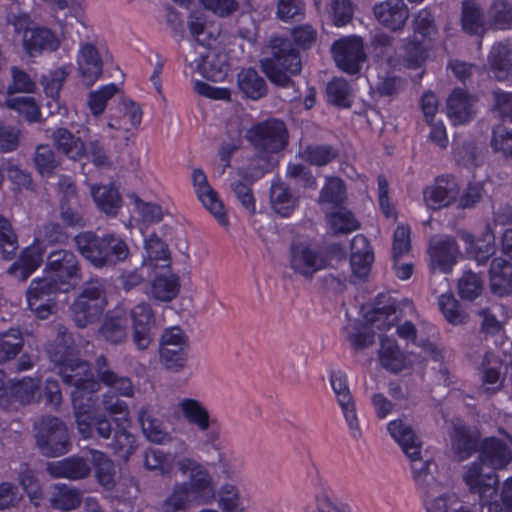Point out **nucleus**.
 Instances as JSON below:
<instances>
[{"mask_svg": "<svg viewBox=\"0 0 512 512\" xmlns=\"http://www.w3.org/2000/svg\"><path fill=\"white\" fill-rule=\"evenodd\" d=\"M75 243L81 255L95 268L115 266L129 255L126 241L114 233L99 236L92 231L82 232L75 236Z\"/></svg>", "mask_w": 512, "mask_h": 512, "instance_id": "obj_4", "label": "nucleus"}, {"mask_svg": "<svg viewBox=\"0 0 512 512\" xmlns=\"http://www.w3.org/2000/svg\"><path fill=\"white\" fill-rule=\"evenodd\" d=\"M330 386L336 396V400L341 407L344 418L352 431L354 438L360 435L359 421L352 393L348 385V377L341 370L331 371L329 374Z\"/></svg>", "mask_w": 512, "mask_h": 512, "instance_id": "obj_13", "label": "nucleus"}, {"mask_svg": "<svg viewBox=\"0 0 512 512\" xmlns=\"http://www.w3.org/2000/svg\"><path fill=\"white\" fill-rule=\"evenodd\" d=\"M53 140L57 150L68 158L80 160L85 154V143L67 128L60 127L53 132Z\"/></svg>", "mask_w": 512, "mask_h": 512, "instance_id": "obj_33", "label": "nucleus"}, {"mask_svg": "<svg viewBox=\"0 0 512 512\" xmlns=\"http://www.w3.org/2000/svg\"><path fill=\"white\" fill-rule=\"evenodd\" d=\"M192 66L203 78L210 81L222 80L228 68V64L222 56L211 52L200 54L192 62Z\"/></svg>", "mask_w": 512, "mask_h": 512, "instance_id": "obj_31", "label": "nucleus"}, {"mask_svg": "<svg viewBox=\"0 0 512 512\" xmlns=\"http://www.w3.org/2000/svg\"><path fill=\"white\" fill-rule=\"evenodd\" d=\"M491 291L498 296L512 293V263L497 257L491 261L489 268Z\"/></svg>", "mask_w": 512, "mask_h": 512, "instance_id": "obj_25", "label": "nucleus"}, {"mask_svg": "<svg viewBox=\"0 0 512 512\" xmlns=\"http://www.w3.org/2000/svg\"><path fill=\"white\" fill-rule=\"evenodd\" d=\"M327 222L335 234H347L359 229L360 224L354 214L346 209H338L327 214Z\"/></svg>", "mask_w": 512, "mask_h": 512, "instance_id": "obj_51", "label": "nucleus"}, {"mask_svg": "<svg viewBox=\"0 0 512 512\" xmlns=\"http://www.w3.org/2000/svg\"><path fill=\"white\" fill-rule=\"evenodd\" d=\"M24 339L18 328L0 333V364L14 359L22 350Z\"/></svg>", "mask_w": 512, "mask_h": 512, "instance_id": "obj_46", "label": "nucleus"}, {"mask_svg": "<svg viewBox=\"0 0 512 512\" xmlns=\"http://www.w3.org/2000/svg\"><path fill=\"white\" fill-rule=\"evenodd\" d=\"M180 291V280L174 273L158 274L151 284V295L161 302H170L175 299Z\"/></svg>", "mask_w": 512, "mask_h": 512, "instance_id": "obj_35", "label": "nucleus"}, {"mask_svg": "<svg viewBox=\"0 0 512 512\" xmlns=\"http://www.w3.org/2000/svg\"><path fill=\"white\" fill-rule=\"evenodd\" d=\"M24 51L30 57H38L44 52H54L58 50L60 41L56 33L44 26H35L30 35L22 39Z\"/></svg>", "mask_w": 512, "mask_h": 512, "instance_id": "obj_20", "label": "nucleus"}, {"mask_svg": "<svg viewBox=\"0 0 512 512\" xmlns=\"http://www.w3.org/2000/svg\"><path fill=\"white\" fill-rule=\"evenodd\" d=\"M46 351L64 384L73 387L71 401L79 434L84 439L92 438L94 434L103 439L111 437L107 448L116 457L128 461L138 447L137 437L128 430L130 425L113 428L111 421L98 412L95 393L99 382L90 364L81 358L79 346L65 325H57L56 337L47 344Z\"/></svg>", "mask_w": 512, "mask_h": 512, "instance_id": "obj_1", "label": "nucleus"}, {"mask_svg": "<svg viewBox=\"0 0 512 512\" xmlns=\"http://www.w3.org/2000/svg\"><path fill=\"white\" fill-rule=\"evenodd\" d=\"M179 469L183 473L189 472L188 491L194 500L207 504L215 499V486L207 468L191 458H184L179 462Z\"/></svg>", "mask_w": 512, "mask_h": 512, "instance_id": "obj_12", "label": "nucleus"}, {"mask_svg": "<svg viewBox=\"0 0 512 512\" xmlns=\"http://www.w3.org/2000/svg\"><path fill=\"white\" fill-rule=\"evenodd\" d=\"M374 262V251L369 239L363 234H357L350 243V266L352 274L359 278H366Z\"/></svg>", "mask_w": 512, "mask_h": 512, "instance_id": "obj_17", "label": "nucleus"}, {"mask_svg": "<svg viewBox=\"0 0 512 512\" xmlns=\"http://www.w3.org/2000/svg\"><path fill=\"white\" fill-rule=\"evenodd\" d=\"M133 343L138 350H146L153 339L152 328L155 324V315L152 307L147 303H140L131 310Z\"/></svg>", "mask_w": 512, "mask_h": 512, "instance_id": "obj_15", "label": "nucleus"}, {"mask_svg": "<svg viewBox=\"0 0 512 512\" xmlns=\"http://www.w3.org/2000/svg\"><path fill=\"white\" fill-rule=\"evenodd\" d=\"M18 250V237L12 224L0 214V252L4 260H12Z\"/></svg>", "mask_w": 512, "mask_h": 512, "instance_id": "obj_52", "label": "nucleus"}, {"mask_svg": "<svg viewBox=\"0 0 512 512\" xmlns=\"http://www.w3.org/2000/svg\"><path fill=\"white\" fill-rule=\"evenodd\" d=\"M266 172L267 169L258 165L257 159L250 160L247 166L238 169L239 180L234 183V192H252L251 185L262 178Z\"/></svg>", "mask_w": 512, "mask_h": 512, "instance_id": "obj_49", "label": "nucleus"}, {"mask_svg": "<svg viewBox=\"0 0 512 512\" xmlns=\"http://www.w3.org/2000/svg\"><path fill=\"white\" fill-rule=\"evenodd\" d=\"M128 318L124 312L108 311L98 330L99 335L110 344H120L127 337Z\"/></svg>", "mask_w": 512, "mask_h": 512, "instance_id": "obj_27", "label": "nucleus"}, {"mask_svg": "<svg viewBox=\"0 0 512 512\" xmlns=\"http://www.w3.org/2000/svg\"><path fill=\"white\" fill-rule=\"evenodd\" d=\"M35 439L40 452L47 457H58L71 449L66 424L56 416H44L35 424Z\"/></svg>", "mask_w": 512, "mask_h": 512, "instance_id": "obj_6", "label": "nucleus"}, {"mask_svg": "<svg viewBox=\"0 0 512 512\" xmlns=\"http://www.w3.org/2000/svg\"><path fill=\"white\" fill-rule=\"evenodd\" d=\"M77 64L82 81L93 85L103 73V62L98 49L91 43L81 44L77 56Z\"/></svg>", "mask_w": 512, "mask_h": 512, "instance_id": "obj_19", "label": "nucleus"}, {"mask_svg": "<svg viewBox=\"0 0 512 512\" xmlns=\"http://www.w3.org/2000/svg\"><path fill=\"white\" fill-rule=\"evenodd\" d=\"M326 96L328 102L338 108L348 109L353 104L351 85L342 77H334L328 82Z\"/></svg>", "mask_w": 512, "mask_h": 512, "instance_id": "obj_39", "label": "nucleus"}, {"mask_svg": "<svg viewBox=\"0 0 512 512\" xmlns=\"http://www.w3.org/2000/svg\"><path fill=\"white\" fill-rule=\"evenodd\" d=\"M479 461L465 468L463 481L473 494L484 498L496 493L499 478L495 472L505 468L512 460L508 445L497 437H487L481 441L478 450Z\"/></svg>", "mask_w": 512, "mask_h": 512, "instance_id": "obj_3", "label": "nucleus"}, {"mask_svg": "<svg viewBox=\"0 0 512 512\" xmlns=\"http://www.w3.org/2000/svg\"><path fill=\"white\" fill-rule=\"evenodd\" d=\"M429 255L432 268L438 269L441 273L448 274L458 261L460 255L459 245L455 238L444 236L430 243Z\"/></svg>", "mask_w": 512, "mask_h": 512, "instance_id": "obj_16", "label": "nucleus"}, {"mask_svg": "<svg viewBox=\"0 0 512 512\" xmlns=\"http://www.w3.org/2000/svg\"><path fill=\"white\" fill-rule=\"evenodd\" d=\"M82 502L80 492L65 484H57L54 486L53 493L50 497V505L52 508L60 511H70Z\"/></svg>", "mask_w": 512, "mask_h": 512, "instance_id": "obj_41", "label": "nucleus"}, {"mask_svg": "<svg viewBox=\"0 0 512 512\" xmlns=\"http://www.w3.org/2000/svg\"><path fill=\"white\" fill-rule=\"evenodd\" d=\"M414 34L420 38L429 39L434 42V36L437 34L434 15L430 10L424 8L420 10L413 21Z\"/></svg>", "mask_w": 512, "mask_h": 512, "instance_id": "obj_61", "label": "nucleus"}, {"mask_svg": "<svg viewBox=\"0 0 512 512\" xmlns=\"http://www.w3.org/2000/svg\"><path fill=\"white\" fill-rule=\"evenodd\" d=\"M144 248L149 261H164L163 266L170 268L168 245L156 233L150 234L145 239Z\"/></svg>", "mask_w": 512, "mask_h": 512, "instance_id": "obj_59", "label": "nucleus"}, {"mask_svg": "<svg viewBox=\"0 0 512 512\" xmlns=\"http://www.w3.org/2000/svg\"><path fill=\"white\" fill-rule=\"evenodd\" d=\"M219 507L223 512H244L238 488L225 483L219 490Z\"/></svg>", "mask_w": 512, "mask_h": 512, "instance_id": "obj_63", "label": "nucleus"}, {"mask_svg": "<svg viewBox=\"0 0 512 512\" xmlns=\"http://www.w3.org/2000/svg\"><path fill=\"white\" fill-rule=\"evenodd\" d=\"M51 280L67 292L74 289L81 280V271L76 255L67 250L53 251L49 254L44 270Z\"/></svg>", "mask_w": 512, "mask_h": 512, "instance_id": "obj_10", "label": "nucleus"}, {"mask_svg": "<svg viewBox=\"0 0 512 512\" xmlns=\"http://www.w3.org/2000/svg\"><path fill=\"white\" fill-rule=\"evenodd\" d=\"M261 159L283 151L289 144V132L281 119L268 118L253 124L245 135Z\"/></svg>", "mask_w": 512, "mask_h": 512, "instance_id": "obj_5", "label": "nucleus"}, {"mask_svg": "<svg viewBox=\"0 0 512 512\" xmlns=\"http://www.w3.org/2000/svg\"><path fill=\"white\" fill-rule=\"evenodd\" d=\"M7 105L29 123H36L41 119L40 107L33 97L11 98L7 101Z\"/></svg>", "mask_w": 512, "mask_h": 512, "instance_id": "obj_54", "label": "nucleus"}, {"mask_svg": "<svg viewBox=\"0 0 512 512\" xmlns=\"http://www.w3.org/2000/svg\"><path fill=\"white\" fill-rule=\"evenodd\" d=\"M173 457L161 448H149L144 454V465L148 470L160 475L170 474L173 469Z\"/></svg>", "mask_w": 512, "mask_h": 512, "instance_id": "obj_53", "label": "nucleus"}, {"mask_svg": "<svg viewBox=\"0 0 512 512\" xmlns=\"http://www.w3.org/2000/svg\"><path fill=\"white\" fill-rule=\"evenodd\" d=\"M487 14L492 29H512V0H492Z\"/></svg>", "mask_w": 512, "mask_h": 512, "instance_id": "obj_40", "label": "nucleus"}, {"mask_svg": "<svg viewBox=\"0 0 512 512\" xmlns=\"http://www.w3.org/2000/svg\"><path fill=\"white\" fill-rule=\"evenodd\" d=\"M203 207L216 219L217 223L227 229L230 225L227 209L219 194H197Z\"/></svg>", "mask_w": 512, "mask_h": 512, "instance_id": "obj_56", "label": "nucleus"}, {"mask_svg": "<svg viewBox=\"0 0 512 512\" xmlns=\"http://www.w3.org/2000/svg\"><path fill=\"white\" fill-rule=\"evenodd\" d=\"M40 387V379L25 376L10 383L8 401L9 407L30 404L35 397L36 391Z\"/></svg>", "mask_w": 512, "mask_h": 512, "instance_id": "obj_32", "label": "nucleus"}, {"mask_svg": "<svg viewBox=\"0 0 512 512\" xmlns=\"http://www.w3.org/2000/svg\"><path fill=\"white\" fill-rule=\"evenodd\" d=\"M483 291V280L481 276L471 270L465 272L458 281V294L461 299L473 301Z\"/></svg>", "mask_w": 512, "mask_h": 512, "instance_id": "obj_55", "label": "nucleus"}, {"mask_svg": "<svg viewBox=\"0 0 512 512\" xmlns=\"http://www.w3.org/2000/svg\"><path fill=\"white\" fill-rule=\"evenodd\" d=\"M90 466L82 457H68L60 461L50 463L48 471L55 478H67L79 480L86 478L90 473Z\"/></svg>", "mask_w": 512, "mask_h": 512, "instance_id": "obj_30", "label": "nucleus"}, {"mask_svg": "<svg viewBox=\"0 0 512 512\" xmlns=\"http://www.w3.org/2000/svg\"><path fill=\"white\" fill-rule=\"evenodd\" d=\"M496 495L497 492L490 496L487 495L484 498L479 497L481 506L487 507V512H512V477H509L504 481L501 492L502 504L498 501H491V499Z\"/></svg>", "mask_w": 512, "mask_h": 512, "instance_id": "obj_57", "label": "nucleus"}, {"mask_svg": "<svg viewBox=\"0 0 512 512\" xmlns=\"http://www.w3.org/2000/svg\"><path fill=\"white\" fill-rule=\"evenodd\" d=\"M378 357L381 366L391 373H399L406 367V355L393 337L380 338Z\"/></svg>", "mask_w": 512, "mask_h": 512, "instance_id": "obj_23", "label": "nucleus"}, {"mask_svg": "<svg viewBox=\"0 0 512 512\" xmlns=\"http://www.w3.org/2000/svg\"><path fill=\"white\" fill-rule=\"evenodd\" d=\"M472 101L469 93L454 88L447 99V115L454 125L468 123L473 118Z\"/></svg>", "mask_w": 512, "mask_h": 512, "instance_id": "obj_24", "label": "nucleus"}, {"mask_svg": "<svg viewBox=\"0 0 512 512\" xmlns=\"http://www.w3.org/2000/svg\"><path fill=\"white\" fill-rule=\"evenodd\" d=\"M59 292L67 293V288L57 285L47 275L35 278L26 292L27 306L37 318L48 319L56 306V295Z\"/></svg>", "mask_w": 512, "mask_h": 512, "instance_id": "obj_8", "label": "nucleus"}, {"mask_svg": "<svg viewBox=\"0 0 512 512\" xmlns=\"http://www.w3.org/2000/svg\"><path fill=\"white\" fill-rule=\"evenodd\" d=\"M42 256L35 248H26L19 258L11 264L8 273L19 280L28 279L40 266Z\"/></svg>", "mask_w": 512, "mask_h": 512, "instance_id": "obj_34", "label": "nucleus"}, {"mask_svg": "<svg viewBox=\"0 0 512 512\" xmlns=\"http://www.w3.org/2000/svg\"><path fill=\"white\" fill-rule=\"evenodd\" d=\"M188 488L187 482H176L171 493L161 503V512H188L194 500Z\"/></svg>", "mask_w": 512, "mask_h": 512, "instance_id": "obj_37", "label": "nucleus"}, {"mask_svg": "<svg viewBox=\"0 0 512 512\" xmlns=\"http://www.w3.org/2000/svg\"><path fill=\"white\" fill-rule=\"evenodd\" d=\"M469 252L477 265H486L496 252L495 235L487 226L483 236L476 240H469Z\"/></svg>", "mask_w": 512, "mask_h": 512, "instance_id": "obj_42", "label": "nucleus"}, {"mask_svg": "<svg viewBox=\"0 0 512 512\" xmlns=\"http://www.w3.org/2000/svg\"><path fill=\"white\" fill-rule=\"evenodd\" d=\"M95 371L99 381L105 386L113 389L118 395L132 397L134 387L127 376H119L108 367V359L101 354L95 359Z\"/></svg>", "mask_w": 512, "mask_h": 512, "instance_id": "obj_21", "label": "nucleus"}, {"mask_svg": "<svg viewBox=\"0 0 512 512\" xmlns=\"http://www.w3.org/2000/svg\"><path fill=\"white\" fill-rule=\"evenodd\" d=\"M18 479L30 502L35 507H39L43 500V489L35 474L26 469L19 473Z\"/></svg>", "mask_w": 512, "mask_h": 512, "instance_id": "obj_60", "label": "nucleus"}, {"mask_svg": "<svg viewBox=\"0 0 512 512\" xmlns=\"http://www.w3.org/2000/svg\"><path fill=\"white\" fill-rule=\"evenodd\" d=\"M331 54L336 66L351 76L361 72L367 58L363 39L357 35L336 39L331 45Z\"/></svg>", "mask_w": 512, "mask_h": 512, "instance_id": "obj_9", "label": "nucleus"}, {"mask_svg": "<svg viewBox=\"0 0 512 512\" xmlns=\"http://www.w3.org/2000/svg\"><path fill=\"white\" fill-rule=\"evenodd\" d=\"M301 157L310 165L322 167L338 157V150L329 144H309L302 150Z\"/></svg>", "mask_w": 512, "mask_h": 512, "instance_id": "obj_44", "label": "nucleus"}, {"mask_svg": "<svg viewBox=\"0 0 512 512\" xmlns=\"http://www.w3.org/2000/svg\"><path fill=\"white\" fill-rule=\"evenodd\" d=\"M452 451L459 461L469 459L478 452L481 444V432L475 426L466 423H456L450 432Z\"/></svg>", "mask_w": 512, "mask_h": 512, "instance_id": "obj_14", "label": "nucleus"}, {"mask_svg": "<svg viewBox=\"0 0 512 512\" xmlns=\"http://www.w3.org/2000/svg\"><path fill=\"white\" fill-rule=\"evenodd\" d=\"M68 75L69 71L65 67L51 69L42 75L41 84L43 85L44 93L56 104H58L60 92Z\"/></svg>", "mask_w": 512, "mask_h": 512, "instance_id": "obj_47", "label": "nucleus"}, {"mask_svg": "<svg viewBox=\"0 0 512 512\" xmlns=\"http://www.w3.org/2000/svg\"><path fill=\"white\" fill-rule=\"evenodd\" d=\"M377 21L384 27L392 30H401L408 17L409 11L403 0H385L373 7Z\"/></svg>", "mask_w": 512, "mask_h": 512, "instance_id": "obj_18", "label": "nucleus"}, {"mask_svg": "<svg viewBox=\"0 0 512 512\" xmlns=\"http://www.w3.org/2000/svg\"><path fill=\"white\" fill-rule=\"evenodd\" d=\"M433 43L429 39L420 38L416 35L406 38L401 47L405 67L408 69L421 68L429 57Z\"/></svg>", "mask_w": 512, "mask_h": 512, "instance_id": "obj_22", "label": "nucleus"}, {"mask_svg": "<svg viewBox=\"0 0 512 512\" xmlns=\"http://www.w3.org/2000/svg\"><path fill=\"white\" fill-rule=\"evenodd\" d=\"M317 30L310 24H300L291 29L290 38L275 36L270 40L271 56L261 60V68L274 84L286 87L289 75L301 72L300 50L312 48L317 40Z\"/></svg>", "mask_w": 512, "mask_h": 512, "instance_id": "obj_2", "label": "nucleus"}, {"mask_svg": "<svg viewBox=\"0 0 512 512\" xmlns=\"http://www.w3.org/2000/svg\"><path fill=\"white\" fill-rule=\"evenodd\" d=\"M103 409L112 417L115 426L130 425L129 408L126 401L117 395L105 393L102 399Z\"/></svg>", "mask_w": 512, "mask_h": 512, "instance_id": "obj_48", "label": "nucleus"}, {"mask_svg": "<svg viewBox=\"0 0 512 512\" xmlns=\"http://www.w3.org/2000/svg\"><path fill=\"white\" fill-rule=\"evenodd\" d=\"M328 265L326 256L310 244L292 242L289 248V267L297 275L305 279L325 269Z\"/></svg>", "mask_w": 512, "mask_h": 512, "instance_id": "obj_11", "label": "nucleus"}, {"mask_svg": "<svg viewBox=\"0 0 512 512\" xmlns=\"http://www.w3.org/2000/svg\"><path fill=\"white\" fill-rule=\"evenodd\" d=\"M438 305L441 313L449 323L454 325L464 323L465 315L452 293L442 294L438 299Z\"/></svg>", "mask_w": 512, "mask_h": 512, "instance_id": "obj_64", "label": "nucleus"}, {"mask_svg": "<svg viewBox=\"0 0 512 512\" xmlns=\"http://www.w3.org/2000/svg\"><path fill=\"white\" fill-rule=\"evenodd\" d=\"M346 330V340L355 352L362 351L374 343V332L359 320L349 324Z\"/></svg>", "mask_w": 512, "mask_h": 512, "instance_id": "obj_45", "label": "nucleus"}, {"mask_svg": "<svg viewBox=\"0 0 512 512\" xmlns=\"http://www.w3.org/2000/svg\"><path fill=\"white\" fill-rule=\"evenodd\" d=\"M34 163L38 173L44 177H50L58 165L55 153L49 145H39L36 148Z\"/></svg>", "mask_w": 512, "mask_h": 512, "instance_id": "obj_62", "label": "nucleus"}, {"mask_svg": "<svg viewBox=\"0 0 512 512\" xmlns=\"http://www.w3.org/2000/svg\"><path fill=\"white\" fill-rule=\"evenodd\" d=\"M490 73L498 81L508 79L512 70V48L509 43L494 44L488 56Z\"/></svg>", "mask_w": 512, "mask_h": 512, "instance_id": "obj_28", "label": "nucleus"}, {"mask_svg": "<svg viewBox=\"0 0 512 512\" xmlns=\"http://www.w3.org/2000/svg\"><path fill=\"white\" fill-rule=\"evenodd\" d=\"M460 23L462 31L469 36H483L485 33L483 9L475 0L462 1Z\"/></svg>", "mask_w": 512, "mask_h": 512, "instance_id": "obj_29", "label": "nucleus"}, {"mask_svg": "<svg viewBox=\"0 0 512 512\" xmlns=\"http://www.w3.org/2000/svg\"><path fill=\"white\" fill-rule=\"evenodd\" d=\"M236 83L243 97L251 100H259L267 94L265 79L253 67L242 68L237 73Z\"/></svg>", "mask_w": 512, "mask_h": 512, "instance_id": "obj_26", "label": "nucleus"}, {"mask_svg": "<svg viewBox=\"0 0 512 512\" xmlns=\"http://www.w3.org/2000/svg\"><path fill=\"white\" fill-rule=\"evenodd\" d=\"M387 431L411 461L413 479L421 481L429 474L430 464L421 461L422 445L413 428L403 420L395 419L388 422Z\"/></svg>", "mask_w": 512, "mask_h": 512, "instance_id": "obj_7", "label": "nucleus"}, {"mask_svg": "<svg viewBox=\"0 0 512 512\" xmlns=\"http://www.w3.org/2000/svg\"><path fill=\"white\" fill-rule=\"evenodd\" d=\"M105 306L89 302L87 300L75 299L71 306L72 319L76 326L85 328L100 319Z\"/></svg>", "mask_w": 512, "mask_h": 512, "instance_id": "obj_36", "label": "nucleus"}, {"mask_svg": "<svg viewBox=\"0 0 512 512\" xmlns=\"http://www.w3.org/2000/svg\"><path fill=\"white\" fill-rule=\"evenodd\" d=\"M118 87L111 82L102 85L95 91L88 94L87 105L93 116H100L104 113L108 101L117 93Z\"/></svg>", "mask_w": 512, "mask_h": 512, "instance_id": "obj_50", "label": "nucleus"}, {"mask_svg": "<svg viewBox=\"0 0 512 512\" xmlns=\"http://www.w3.org/2000/svg\"><path fill=\"white\" fill-rule=\"evenodd\" d=\"M180 410L191 425L200 431H207L210 426V414L200 401L193 398H184L179 403Z\"/></svg>", "mask_w": 512, "mask_h": 512, "instance_id": "obj_38", "label": "nucleus"}, {"mask_svg": "<svg viewBox=\"0 0 512 512\" xmlns=\"http://www.w3.org/2000/svg\"><path fill=\"white\" fill-rule=\"evenodd\" d=\"M480 369L482 372L483 385L486 386V392L490 395L496 393L502 385L500 380V362L492 353L487 352L482 359Z\"/></svg>", "mask_w": 512, "mask_h": 512, "instance_id": "obj_43", "label": "nucleus"}, {"mask_svg": "<svg viewBox=\"0 0 512 512\" xmlns=\"http://www.w3.org/2000/svg\"><path fill=\"white\" fill-rule=\"evenodd\" d=\"M187 350L188 348L160 346V361L166 369L178 372L186 365Z\"/></svg>", "mask_w": 512, "mask_h": 512, "instance_id": "obj_58", "label": "nucleus"}]
</instances>
